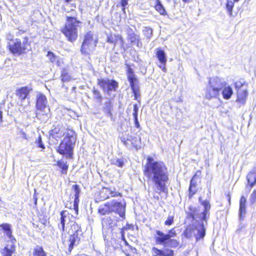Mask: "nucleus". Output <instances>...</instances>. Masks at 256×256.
Listing matches in <instances>:
<instances>
[{
  "mask_svg": "<svg viewBox=\"0 0 256 256\" xmlns=\"http://www.w3.org/2000/svg\"><path fill=\"white\" fill-rule=\"evenodd\" d=\"M133 65L129 64L128 81L132 92L134 96V100L140 102L141 93L140 90V82L138 78L135 74L132 68Z\"/></svg>",
  "mask_w": 256,
  "mask_h": 256,
  "instance_id": "6",
  "label": "nucleus"
},
{
  "mask_svg": "<svg viewBox=\"0 0 256 256\" xmlns=\"http://www.w3.org/2000/svg\"><path fill=\"white\" fill-rule=\"evenodd\" d=\"M129 40L132 46H136L138 48H141L142 44L140 42L139 32L135 30L134 31L132 28L129 27Z\"/></svg>",
  "mask_w": 256,
  "mask_h": 256,
  "instance_id": "16",
  "label": "nucleus"
},
{
  "mask_svg": "<svg viewBox=\"0 0 256 256\" xmlns=\"http://www.w3.org/2000/svg\"><path fill=\"white\" fill-rule=\"evenodd\" d=\"M166 234L168 235V240L170 238H172L175 237L176 236V230H174V228L168 231V234Z\"/></svg>",
  "mask_w": 256,
  "mask_h": 256,
  "instance_id": "49",
  "label": "nucleus"
},
{
  "mask_svg": "<svg viewBox=\"0 0 256 256\" xmlns=\"http://www.w3.org/2000/svg\"><path fill=\"white\" fill-rule=\"evenodd\" d=\"M14 252V250L12 249L8 248V246H5L1 250V254L2 256H12Z\"/></svg>",
  "mask_w": 256,
  "mask_h": 256,
  "instance_id": "39",
  "label": "nucleus"
},
{
  "mask_svg": "<svg viewBox=\"0 0 256 256\" xmlns=\"http://www.w3.org/2000/svg\"><path fill=\"white\" fill-rule=\"evenodd\" d=\"M126 74H127L128 75V64H127L126 63Z\"/></svg>",
  "mask_w": 256,
  "mask_h": 256,
  "instance_id": "58",
  "label": "nucleus"
},
{
  "mask_svg": "<svg viewBox=\"0 0 256 256\" xmlns=\"http://www.w3.org/2000/svg\"><path fill=\"white\" fill-rule=\"evenodd\" d=\"M98 84L108 94L112 91H116L118 86V83L116 80L108 78L98 79Z\"/></svg>",
  "mask_w": 256,
  "mask_h": 256,
  "instance_id": "12",
  "label": "nucleus"
},
{
  "mask_svg": "<svg viewBox=\"0 0 256 256\" xmlns=\"http://www.w3.org/2000/svg\"><path fill=\"white\" fill-rule=\"evenodd\" d=\"M112 164H116L120 167H122L124 165V160L122 159H116L114 160L112 162Z\"/></svg>",
  "mask_w": 256,
  "mask_h": 256,
  "instance_id": "46",
  "label": "nucleus"
},
{
  "mask_svg": "<svg viewBox=\"0 0 256 256\" xmlns=\"http://www.w3.org/2000/svg\"><path fill=\"white\" fill-rule=\"evenodd\" d=\"M152 256H174V250L168 248L159 249L152 247Z\"/></svg>",
  "mask_w": 256,
  "mask_h": 256,
  "instance_id": "17",
  "label": "nucleus"
},
{
  "mask_svg": "<svg viewBox=\"0 0 256 256\" xmlns=\"http://www.w3.org/2000/svg\"><path fill=\"white\" fill-rule=\"evenodd\" d=\"M0 226L5 232L11 230L10 225L8 224H2L0 225Z\"/></svg>",
  "mask_w": 256,
  "mask_h": 256,
  "instance_id": "47",
  "label": "nucleus"
},
{
  "mask_svg": "<svg viewBox=\"0 0 256 256\" xmlns=\"http://www.w3.org/2000/svg\"><path fill=\"white\" fill-rule=\"evenodd\" d=\"M227 2L226 4V9L228 13L230 16H232V10L234 6V1H232V0H226Z\"/></svg>",
  "mask_w": 256,
  "mask_h": 256,
  "instance_id": "34",
  "label": "nucleus"
},
{
  "mask_svg": "<svg viewBox=\"0 0 256 256\" xmlns=\"http://www.w3.org/2000/svg\"><path fill=\"white\" fill-rule=\"evenodd\" d=\"M30 88L28 86L22 87L16 91V95L22 100H25L28 95Z\"/></svg>",
  "mask_w": 256,
  "mask_h": 256,
  "instance_id": "24",
  "label": "nucleus"
},
{
  "mask_svg": "<svg viewBox=\"0 0 256 256\" xmlns=\"http://www.w3.org/2000/svg\"><path fill=\"white\" fill-rule=\"evenodd\" d=\"M65 134L66 132H64L59 126L54 128L50 132V136L56 140L60 138L62 136L64 137Z\"/></svg>",
  "mask_w": 256,
  "mask_h": 256,
  "instance_id": "23",
  "label": "nucleus"
},
{
  "mask_svg": "<svg viewBox=\"0 0 256 256\" xmlns=\"http://www.w3.org/2000/svg\"><path fill=\"white\" fill-rule=\"evenodd\" d=\"M6 236L10 238V239H11L12 240V230L8 231V232H6Z\"/></svg>",
  "mask_w": 256,
  "mask_h": 256,
  "instance_id": "54",
  "label": "nucleus"
},
{
  "mask_svg": "<svg viewBox=\"0 0 256 256\" xmlns=\"http://www.w3.org/2000/svg\"><path fill=\"white\" fill-rule=\"evenodd\" d=\"M61 78L63 82H68L70 80V76L66 69L63 68L61 71Z\"/></svg>",
  "mask_w": 256,
  "mask_h": 256,
  "instance_id": "32",
  "label": "nucleus"
},
{
  "mask_svg": "<svg viewBox=\"0 0 256 256\" xmlns=\"http://www.w3.org/2000/svg\"><path fill=\"white\" fill-rule=\"evenodd\" d=\"M234 2H238L240 0H233Z\"/></svg>",
  "mask_w": 256,
  "mask_h": 256,
  "instance_id": "62",
  "label": "nucleus"
},
{
  "mask_svg": "<svg viewBox=\"0 0 256 256\" xmlns=\"http://www.w3.org/2000/svg\"><path fill=\"white\" fill-rule=\"evenodd\" d=\"M201 172L198 170L190 180L188 196L191 199L198 191V180L200 179Z\"/></svg>",
  "mask_w": 256,
  "mask_h": 256,
  "instance_id": "14",
  "label": "nucleus"
},
{
  "mask_svg": "<svg viewBox=\"0 0 256 256\" xmlns=\"http://www.w3.org/2000/svg\"><path fill=\"white\" fill-rule=\"evenodd\" d=\"M128 226V223H126V226L124 227L120 231L122 239L126 245H128V242L126 241V240L124 237V232L126 231H127L128 230V228L126 227V226Z\"/></svg>",
  "mask_w": 256,
  "mask_h": 256,
  "instance_id": "41",
  "label": "nucleus"
},
{
  "mask_svg": "<svg viewBox=\"0 0 256 256\" xmlns=\"http://www.w3.org/2000/svg\"><path fill=\"white\" fill-rule=\"evenodd\" d=\"M120 194V193L112 190L110 188H104L100 190V195L101 200H106L111 197L117 196Z\"/></svg>",
  "mask_w": 256,
  "mask_h": 256,
  "instance_id": "19",
  "label": "nucleus"
},
{
  "mask_svg": "<svg viewBox=\"0 0 256 256\" xmlns=\"http://www.w3.org/2000/svg\"><path fill=\"white\" fill-rule=\"evenodd\" d=\"M126 256H128V254H126Z\"/></svg>",
  "mask_w": 256,
  "mask_h": 256,
  "instance_id": "64",
  "label": "nucleus"
},
{
  "mask_svg": "<svg viewBox=\"0 0 256 256\" xmlns=\"http://www.w3.org/2000/svg\"><path fill=\"white\" fill-rule=\"evenodd\" d=\"M154 7L156 10L161 14L165 16L166 12L160 0H156Z\"/></svg>",
  "mask_w": 256,
  "mask_h": 256,
  "instance_id": "28",
  "label": "nucleus"
},
{
  "mask_svg": "<svg viewBox=\"0 0 256 256\" xmlns=\"http://www.w3.org/2000/svg\"><path fill=\"white\" fill-rule=\"evenodd\" d=\"M2 118V112L0 110V123L3 122Z\"/></svg>",
  "mask_w": 256,
  "mask_h": 256,
  "instance_id": "55",
  "label": "nucleus"
},
{
  "mask_svg": "<svg viewBox=\"0 0 256 256\" xmlns=\"http://www.w3.org/2000/svg\"><path fill=\"white\" fill-rule=\"evenodd\" d=\"M47 56L52 62L56 63L58 66H60V62L58 60H57L58 58L54 54L53 52H48L47 54Z\"/></svg>",
  "mask_w": 256,
  "mask_h": 256,
  "instance_id": "38",
  "label": "nucleus"
},
{
  "mask_svg": "<svg viewBox=\"0 0 256 256\" xmlns=\"http://www.w3.org/2000/svg\"><path fill=\"white\" fill-rule=\"evenodd\" d=\"M227 196H228V200L229 204L230 205V199H231L230 196V194H228Z\"/></svg>",
  "mask_w": 256,
  "mask_h": 256,
  "instance_id": "56",
  "label": "nucleus"
},
{
  "mask_svg": "<svg viewBox=\"0 0 256 256\" xmlns=\"http://www.w3.org/2000/svg\"><path fill=\"white\" fill-rule=\"evenodd\" d=\"M198 202L202 206L203 209L200 211L199 206H190L185 210L186 218L192 223L188 225L182 233L184 238L191 239L194 236L196 242L203 240L206 234V226L210 217L211 208L209 200H203L201 197Z\"/></svg>",
  "mask_w": 256,
  "mask_h": 256,
  "instance_id": "1",
  "label": "nucleus"
},
{
  "mask_svg": "<svg viewBox=\"0 0 256 256\" xmlns=\"http://www.w3.org/2000/svg\"><path fill=\"white\" fill-rule=\"evenodd\" d=\"M72 230H74V233L70 234L69 238L70 244H68V252H71L74 246H77L82 237L83 232L80 226L77 224L74 223L72 226Z\"/></svg>",
  "mask_w": 256,
  "mask_h": 256,
  "instance_id": "9",
  "label": "nucleus"
},
{
  "mask_svg": "<svg viewBox=\"0 0 256 256\" xmlns=\"http://www.w3.org/2000/svg\"><path fill=\"white\" fill-rule=\"evenodd\" d=\"M132 146L136 150L140 149L142 147L140 138H135L132 140L131 142Z\"/></svg>",
  "mask_w": 256,
  "mask_h": 256,
  "instance_id": "36",
  "label": "nucleus"
},
{
  "mask_svg": "<svg viewBox=\"0 0 256 256\" xmlns=\"http://www.w3.org/2000/svg\"><path fill=\"white\" fill-rule=\"evenodd\" d=\"M154 238L156 244H161L164 246L168 240V237L166 234L160 230H156Z\"/></svg>",
  "mask_w": 256,
  "mask_h": 256,
  "instance_id": "21",
  "label": "nucleus"
},
{
  "mask_svg": "<svg viewBox=\"0 0 256 256\" xmlns=\"http://www.w3.org/2000/svg\"><path fill=\"white\" fill-rule=\"evenodd\" d=\"M156 56L160 64L158 67L164 72H166V64L167 62L166 54L161 48H156Z\"/></svg>",
  "mask_w": 256,
  "mask_h": 256,
  "instance_id": "15",
  "label": "nucleus"
},
{
  "mask_svg": "<svg viewBox=\"0 0 256 256\" xmlns=\"http://www.w3.org/2000/svg\"><path fill=\"white\" fill-rule=\"evenodd\" d=\"M34 256H47L46 252L44 251L42 246H36L34 248Z\"/></svg>",
  "mask_w": 256,
  "mask_h": 256,
  "instance_id": "30",
  "label": "nucleus"
},
{
  "mask_svg": "<svg viewBox=\"0 0 256 256\" xmlns=\"http://www.w3.org/2000/svg\"><path fill=\"white\" fill-rule=\"evenodd\" d=\"M250 201L251 204L256 202V190H254L250 196Z\"/></svg>",
  "mask_w": 256,
  "mask_h": 256,
  "instance_id": "45",
  "label": "nucleus"
},
{
  "mask_svg": "<svg viewBox=\"0 0 256 256\" xmlns=\"http://www.w3.org/2000/svg\"><path fill=\"white\" fill-rule=\"evenodd\" d=\"M179 245V242L175 240L170 238L167 241V243L165 245V247H170L172 248H176Z\"/></svg>",
  "mask_w": 256,
  "mask_h": 256,
  "instance_id": "33",
  "label": "nucleus"
},
{
  "mask_svg": "<svg viewBox=\"0 0 256 256\" xmlns=\"http://www.w3.org/2000/svg\"><path fill=\"white\" fill-rule=\"evenodd\" d=\"M182 1L184 2L187 4V3H189L190 2V0H182Z\"/></svg>",
  "mask_w": 256,
  "mask_h": 256,
  "instance_id": "57",
  "label": "nucleus"
},
{
  "mask_svg": "<svg viewBox=\"0 0 256 256\" xmlns=\"http://www.w3.org/2000/svg\"><path fill=\"white\" fill-rule=\"evenodd\" d=\"M36 108L38 112L36 113V117L40 118V115H45L47 117L49 115L50 111V108L48 105L46 98L42 94H39L37 95Z\"/></svg>",
  "mask_w": 256,
  "mask_h": 256,
  "instance_id": "10",
  "label": "nucleus"
},
{
  "mask_svg": "<svg viewBox=\"0 0 256 256\" xmlns=\"http://www.w3.org/2000/svg\"><path fill=\"white\" fill-rule=\"evenodd\" d=\"M222 94L224 100H229L233 94V90L230 86H225L222 89Z\"/></svg>",
  "mask_w": 256,
  "mask_h": 256,
  "instance_id": "26",
  "label": "nucleus"
},
{
  "mask_svg": "<svg viewBox=\"0 0 256 256\" xmlns=\"http://www.w3.org/2000/svg\"><path fill=\"white\" fill-rule=\"evenodd\" d=\"M35 143L36 144L37 146H38L40 148H41L42 150L45 148V146L42 142V138L40 136H39L38 140H36Z\"/></svg>",
  "mask_w": 256,
  "mask_h": 256,
  "instance_id": "44",
  "label": "nucleus"
},
{
  "mask_svg": "<svg viewBox=\"0 0 256 256\" xmlns=\"http://www.w3.org/2000/svg\"><path fill=\"white\" fill-rule=\"evenodd\" d=\"M76 141V134L73 130L68 129L66 130L65 136L60 142L56 151L66 158L73 157L74 149Z\"/></svg>",
  "mask_w": 256,
  "mask_h": 256,
  "instance_id": "3",
  "label": "nucleus"
},
{
  "mask_svg": "<svg viewBox=\"0 0 256 256\" xmlns=\"http://www.w3.org/2000/svg\"><path fill=\"white\" fill-rule=\"evenodd\" d=\"M138 107L137 104H134V105L133 108V117L134 120V123L135 126L138 128H140V124L138 120Z\"/></svg>",
  "mask_w": 256,
  "mask_h": 256,
  "instance_id": "29",
  "label": "nucleus"
},
{
  "mask_svg": "<svg viewBox=\"0 0 256 256\" xmlns=\"http://www.w3.org/2000/svg\"><path fill=\"white\" fill-rule=\"evenodd\" d=\"M132 228H133V226L132 224H129V226H128L129 230Z\"/></svg>",
  "mask_w": 256,
  "mask_h": 256,
  "instance_id": "60",
  "label": "nucleus"
},
{
  "mask_svg": "<svg viewBox=\"0 0 256 256\" xmlns=\"http://www.w3.org/2000/svg\"><path fill=\"white\" fill-rule=\"evenodd\" d=\"M60 222L58 228L60 230L64 232L66 231L67 227L69 224L72 226L74 222V216L67 210H62L60 213Z\"/></svg>",
  "mask_w": 256,
  "mask_h": 256,
  "instance_id": "11",
  "label": "nucleus"
},
{
  "mask_svg": "<svg viewBox=\"0 0 256 256\" xmlns=\"http://www.w3.org/2000/svg\"><path fill=\"white\" fill-rule=\"evenodd\" d=\"M156 199L158 200L159 197L158 196H156Z\"/></svg>",
  "mask_w": 256,
  "mask_h": 256,
  "instance_id": "63",
  "label": "nucleus"
},
{
  "mask_svg": "<svg viewBox=\"0 0 256 256\" xmlns=\"http://www.w3.org/2000/svg\"><path fill=\"white\" fill-rule=\"evenodd\" d=\"M6 40H10V42H12L14 40H13L14 36L10 33H8L6 34Z\"/></svg>",
  "mask_w": 256,
  "mask_h": 256,
  "instance_id": "51",
  "label": "nucleus"
},
{
  "mask_svg": "<svg viewBox=\"0 0 256 256\" xmlns=\"http://www.w3.org/2000/svg\"><path fill=\"white\" fill-rule=\"evenodd\" d=\"M112 106L110 102H106L105 104V106L104 107V110L106 114L112 118Z\"/></svg>",
  "mask_w": 256,
  "mask_h": 256,
  "instance_id": "37",
  "label": "nucleus"
},
{
  "mask_svg": "<svg viewBox=\"0 0 256 256\" xmlns=\"http://www.w3.org/2000/svg\"><path fill=\"white\" fill-rule=\"evenodd\" d=\"M128 2V0H122V1H121V4H122V6L123 7L122 10H123L124 12H125L124 6L126 5H127Z\"/></svg>",
  "mask_w": 256,
  "mask_h": 256,
  "instance_id": "52",
  "label": "nucleus"
},
{
  "mask_svg": "<svg viewBox=\"0 0 256 256\" xmlns=\"http://www.w3.org/2000/svg\"><path fill=\"white\" fill-rule=\"evenodd\" d=\"M226 82L224 78L217 76L210 78L207 85L206 97L208 99L216 98L220 92L226 85Z\"/></svg>",
  "mask_w": 256,
  "mask_h": 256,
  "instance_id": "4",
  "label": "nucleus"
},
{
  "mask_svg": "<svg viewBox=\"0 0 256 256\" xmlns=\"http://www.w3.org/2000/svg\"><path fill=\"white\" fill-rule=\"evenodd\" d=\"M144 174L156 186L158 190L168 192L166 183L168 180V168L163 162L155 160L152 156L146 158Z\"/></svg>",
  "mask_w": 256,
  "mask_h": 256,
  "instance_id": "2",
  "label": "nucleus"
},
{
  "mask_svg": "<svg viewBox=\"0 0 256 256\" xmlns=\"http://www.w3.org/2000/svg\"><path fill=\"white\" fill-rule=\"evenodd\" d=\"M116 36H114L112 35L108 36V42L112 43V44H116Z\"/></svg>",
  "mask_w": 256,
  "mask_h": 256,
  "instance_id": "50",
  "label": "nucleus"
},
{
  "mask_svg": "<svg viewBox=\"0 0 256 256\" xmlns=\"http://www.w3.org/2000/svg\"><path fill=\"white\" fill-rule=\"evenodd\" d=\"M98 43V38H94L93 33L90 31L84 36L82 43L80 52L82 54H88L93 52Z\"/></svg>",
  "mask_w": 256,
  "mask_h": 256,
  "instance_id": "8",
  "label": "nucleus"
},
{
  "mask_svg": "<svg viewBox=\"0 0 256 256\" xmlns=\"http://www.w3.org/2000/svg\"><path fill=\"white\" fill-rule=\"evenodd\" d=\"M92 93L94 98L98 102H100L102 100V96L100 94V92L94 88L92 90Z\"/></svg>",
  "mask_w": 256,
  "mask_h": 256,
  "instance_id": "40",
  "label": "nucleus"
},
{
  "mask_svg": "<svg viewBox=\"0 0 256 256\" xmlns=\"http://www.w3.org/2000/svg\"><path fill=\"white\" fill-rule=\"evenodd\" d=\"M246 180L250 188L256 184V168H254L246 176Z\"/></svg>",
  "mask_w": 256,
  "mask_h": 256,
  "instance_id": "22",
  "label": "nucleus"
},
{
  "mask_svg": "<svg viewBox=\"0 0 256 256\" xmlns=\"http://www.w3.org/2000/svg\"><path fill=\"white\" fill-rule=\"evenodd\" d=\"M246 198L242 196L240 200L239 210H238V218L240 220H244L246 217Z\"/></svg>",
  "mask_w": 256,
  "mask_h": 256,
  "instance_id": "20",
  "label": "nucleus"
},
{
  "mask_svg": "<svg viewBox=\"0 0 256 256\" xmlns=\"http://www.w3.org/2000/svg\"><path fill=\"white\" fill-rule=\"evenodd\" d=\"M81 22L74 16H66V22L62 30V33L70 42H74L78 36V30Z\"/></svg>",
  "mask_w": 256,
  "mask_h": 256,
  "instance_id": "5",
  "label": "nucleus"
},
{
  "mask_svg": "<svg viewBox=\"0 0 256 256\" xmlns=\"http://www.w3.org/2000/svg\"><path fill=\"white\" fill-rule=\"evenodd\" d=\"M130 252L136 254V248L132 247L129 244V253Z\"/></svg>",
  "mask_w": 256,
  "mask_h": 256,
  "instance_id": "53",
  "label": "nucleus"
},
{
  "mask_svg": "<svg viewBox=\"0 0 256 256\" xmlns=\"http://www.w3.org/2000/svg\"><path fill=\"white\" fill-rule=\"evenodd\" d=\"M29 45L28 38L25 37L22 41L19 38H16L12 42H8L7 47L13 54L20 56L26 52Z\"/></svg>",
  "mask_w": 256,
  "mask_h": 256,
  "instance_id": "7",
  "label": "nucleus"
},
{
  "mask_svg": "<svg viewBox=\"0 0 256 256\" xmlns=\"http://www.w3.org/2000/svg\"><path fill=\"white\" fill-rule=\"evenodd\" d=\"M246 82L244 80L236 82L234 83V88L238 91L240 90V88L245 84Z\"/></svg>",
  "mask_w": 256,
  "mask_h": 256,
  "instance_id": "42",
  "label": "nucleus"
},
{
  "mask_svg": "<svg viewBox=\"0 0 256 256\" xmlns=\"http://www.w3.org/2000/svg\"><path fill=\"white\" fill-rule=\"evenodd\" d=\"M244 220H240L239 219V224L238 225V228L236 230V232L239 234L242 230L246 227V224L242 222Z\"/></svg>",
  "mask_w": 256,
  "mask_h": 256,
  "instance_id": "43",
  "label": "nucleus"
},
{
  "mask_svg": "<svg viewBox=\"0 0 256 256\" xmlns=\"http://www.w3.org/2000/svg\"><path fill=\"white\" fill-rule=\"evenodd\" d=\"M134 60L138 61V58L137 56V59L134 58Z\"/></svg>",
  "mask_w": 256,
  "mask_h": 256,
  "instance_id": "61",
  "label": "nucleus"
},
{
  "mask_svg": "<svg viewBox=\"0 0 256 256\" xmlns=\"http://www.w3.org/2000/svg\"><path fill=\"white\" fill-rule=\"evenodd\" d=\"M142 32L146 39L150 40L152 36L153 30L149 27H144L142 30Z\"/></svg>",
  "mask_w": 256,
  "mask_h": 256,
  "instance_id": "35",
  "label": "nucleus"
},
{
  "mask_svg": "<svg viewBox=\"0 0 256 256\" xmlns=\"http://www.w3.org/2000/svg\"><path fill=\"white\" fill-rule=\"evenodd\" d=\"M110 213L114 212L119 215L122 219L125 218L126 203L122 204L120 202L112 200L110 202Z\"/></svg>",
  "mask_w": 256,
  "mask_h": 256,
  "instance_id": "13",
  "label": "nucleus"
},
{
  "mask_svg": "<svg viewBox=\"0 0 256 256\" xmlns=\"http://www.w3.org/2000/svg\"><path fill=\"white\" fill-rule=\"evenodd\" d=\"M57 166L62 169V173L66 174L67 173L68 165L67 162L60 160L57 162Z\"/></svg>",
  "mask_w": 256,
  "mask_h": 256,
  "instance_id": "31",
  "label": "nucleus"
},
{
  "mask_svg": "<svg viewBox=\"0 0 256 256\" xmlns=\"http://www.w3.org/2000/svg\"><path fill=\"white\" fill-rule=\"evenodd\" d=\"M72 192L74 194V209L76 212V215L78 214V202H79V197L80 192V186L78 184H74L72 187Z\"/></svg>",
  "mask_w": 256,
  "mask_h": 256,
  "instance_id": "18",
  "label": "nucleus"
},
{
  "mask_svg": "<svg viewBox=\"0 0 256 256\" xmlns=\"http://www.w3.org/2000/svg\"><path fill=\"white\" fill-rule=\"evenodd\" d=\"M248 95V90H239L237 93L236 102L242 104H244L246 102V98Z\"/></svg>",
  "mask_w": 256,
  "mask_h": 256,
  "instance_id": "25",
  "label": "nucleus"
},
{
  "mask_svg": "<svg viewBox=\"0 0 256 256\" xmlns=\"http://www.w3.org/2000/svg\"><path fill=\"white\" fill-rule=\"evenodd\" d=\"M72 0H64L65 2L66 3H70Z\"/></svg>",
  "mask_w": 256,
  "mask_h": 256,
  "instance_id": "59",
  "label": "nucleus"
},
{
  "mask_svg": "<svg viewBox=\"0 0 256 256\" xmlns=\"http://www.w3.org/2000/svg\"><path fill=\"white\" fill-rule=\"evenodd\" d=\"M98 213L102 215H105L110 213V202L100 206L98 210Z\"/></svg>",
  "mask_w": 256,
  "mask_h": 256,
  "instance_id": "27",
  "label": "nucleus"
},
{
  "mask_svg": "<svg viewBox=\"0 0 256 256\" xmlns=\"http://www.w3.org/2000/svg\"><path fill=\"white\" fill-rule=\"evenodd\" d=\"M174 222V216H168L166 220L164 222V224L166 226H170Z\"/></svg>",
  "mask_w": 256,
  "mask_h": 256,
  "instance_id": "48",
  "label": "nucleus"
}]
</instances>
